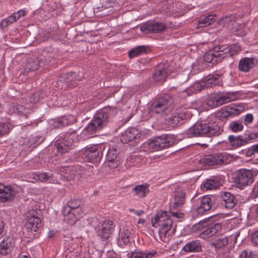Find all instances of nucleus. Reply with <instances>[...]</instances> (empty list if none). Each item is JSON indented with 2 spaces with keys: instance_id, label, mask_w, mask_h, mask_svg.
<instances>
[{
  "instance_id": "f257e3e1",
  "label": "nucleus",
  "mask_w": 258,
  "mask_h": 258,
  "mask_svg": "<svg viewBox=\"0 0 258 258\" xmlns=\"http://www.w3.org/2000/svg\"><path fill=\"white\" fill-rule=\"evenodd\" d=\"M117 111V109L112 106H107L98 111L83 130L80 137H76L74 138L76 131L72 129L69 130L65 135H59L55 142L58 151L61 154L68 152L72 148L74 142L92 137L93 135L105 127L109 123L110 117L116 114Z\"/></svg>"
},
{
  "instance_id": "f03ea898",
  "label": "nucleus",
  "mask_w": 258,
  "mask_h": 258,
  "mask_svg": "<svg viewBox=\"0 0 258 258\" xmlns=\"http://www.w3.org/2000/svg\"><path fill=\"white\" fill-rule=\"evenodd\" d=\"M231 114L229 110H222L217 116L219 118L208 117L206 120L197 122L185 132L187 138L199 137H213L220 135L223 132L222 122L220 120L226 119Z\"/></svg>"
},
{
  "instance_id": "7ed1b4c3",
  "label": "nucleus",
  "mask_w": 258,
  "mask_h": 258,
  "mask_svg": "<svg viewBox=\"0 0 258 258\" xmlns=\"http://www.w3.org/2000/svg\"><path fill=\"white\" fill-rule=\"evenodd\" d=\"M240 49L239 46L236 44L216 46L204 54L203 59L207 62L215 64L225 57L232 56Z\"/></svg>"
},
{
  "instance_id": "20e7f679",
  "label": "nucleus",
  "mask_w": 258,
  "mask_h": 258,
  "mask_svg": "<svg viewBox=\"0 0 258 258\" xmlns=\"http://www.w3.org/2000/svg\"><path fill=\"white\" fill-rule=\"evenodd\" d=\"M257 174L258 171L256 169H240L234 174L233 181L237 187L243 189L253 182Z\"/></svg>"
},
{
  "instance_id": "39448f33",
  "label": "nucleus",
  "mask_w": 258,
  "mask_h": 258,
  "mask_svg": "<svg viewBox=\"0 0 258 258\" xmlns=\"http://www.w3.org/2000/svg\"><path fill=\"white\" fill-rule=\"evenodd\" d=\"M176 143V139L172 135H165L149 141V148L153 151L165 149L172 146Z\"/></svg>"
},
{
  "instance_id": "423d86ee",
  "label": "nucleus",
  "mask_w": 258,
  "mask_h": 258,
  "mask_svg": "<svg viewBox=\"0 0 258 258\" xmlns=\"http://www.w3.org/2000/svg\"><path fill=\"white\" fill-rule=\"evenodd\" d=\"M173 103L172 98L168 94H164L153 103L151 111L156 114L167 115L171 110Z\"/></svg>"
},
{
  "instance_id": "0eeeda50",
  "label": "nucleus",
  "mask_w": 258,
  "mask_h": 258,
  "mask_svg": "<svg viewBox=\"0 0 258 258\" xmlns=\"http://www.w3.org/2000/svg\"><path fill=\"white\" fill-rule=\"evenodd\" d=\"M235 100L234 94L231 92L220 93L211 94L207 100V104L215 108Z\"/></svg>"
},
{
  "instance_id": "6e6552de",
  "label": "nucleus",
  "mask_w": 258,
  "mask_h": 258,
  "mask_svg": "<svg viewBox=\"0 0 258 258\" xmlns=\"http://www.w3.org/2000/svg\"><path fill=\"white\" fill-rule=\"evenodd\" d=\"M106 148L105 144L94 145L86 149L84 155L87 161L90 162L100 161Z\"/></svg>"
},
{
  "instance_id": "1a4fd4ad",
  "label": "nucleus",
  "mask_w": 258,
  "mask_h": 258,
  "mask_svg": "<svg viewBox=\"0 0 258 258\" xmlns=\"http://www.w3.org/2000/svg\"><path fill=\"white\" fill-rule=\"evenodd\" d=\"M258 138V133L250 132L241 136L230 135L228 140L230 145L234 148L244 146Z\"/></svg>"
},
{
  "instance_id": "9d476101",
  "label": "nucleus",
  "mask_w": 258,
  "mask_h": 258,
  "mask_svg": "<svg viewBox=\"0 0 258 258\" xmlns=\"http://www.w3.org/2000/svg\"><path fill=\"white\" fill-rule=\"evenodd\" d=\"M215 202L216 197L213 196H204L199 198L194 206L197 213L199 215H202L209 211L212 207L215 208Z\"/></svg>"
},
{
  "instance_id": "9b49d317",
  "label": "nucleus",
  "mask_w": 258,
  "mask_h": 258,
  "mask_svg": "<svg viewBox=\"0 0 258 258\" xmlns=\"http://www.w3.org/2000/svg\"><path fill=\"white\" fill-rule=\"evenodd\" d=\"M189 107L178 105L176 110L177 112L173 113L171 116L167 117L166 120L171 125H176L180 121L184 119H187L191 116V113L188 110Z\"/></svg>"
},
{
  "instance_id": "f8f14e48",
  "label": "nucleus",
  "mask_w": 258,
  "mask_h": 258,
  "mask_svg": "<svg viewBox=\"0 0 258 258\" xmlns=\"http://www.w3.org/2000/svg\"><path fill=\"white\" fill-rule=\"evenodd\" d=\"M217 202L216 206L224 207L227 209H231L237 203L235 195L230 192L222 191L216 198Z\"/></svg>"
},
{
  "instance_id": "ddd939ff",
  "label": "nucleus",
  "mask_w": 258,
  "mask_h": 258,
  "mask_svg": "<svg viewBox=\"0 0 258 258\" xmlns=\"http://www.w3.org/2000/svg\"><path fill=\"white\" fill-rule=\"evenodd\" d=\"M115 225L113 221L109 219L104 220L98 231V235L105 241H109L113 233Z\"/></svg>"
},
{
  "instance_id": "4468645a",
  "label": "nucleus",
  "mask_w": 258,
  "mask_h": 258,
  "mask_svg": "<svg viewBox=\"0 0 258 258\" xmlns=\"http://www.w3.org/2000/svg\"><path fill=\"white\" fill-rule=\"evenodd\" d=\"M170 72L168 64L160 63L155 69L153 78L155 82L162 84L166 81Z\"/></svg>"
},
{
  "instance_id": "2eb2a0df",
  "label": "nucleus",
  "mask_w": 258,
  "mask_h": 258,
  "mask_svg": "<svg viewBox=\"0 0 258 258\" xmlns=\"http://www.w3.org/2000/svg\"><path fill=\"white\" fill-rule=\"evenodd\" d=\"M228 158L226 153H217L207 156L203 159V163L209 166L226 164Z\"/></svg>"
},
{
  "instance_id": "dca6fc26",
  "label": "nucleus",
  "mask_w": 258,
  "mask_h": 258,
  "mask_svg": "<svg viewBox=\"0 0 258 258\" xmlns=\"http://www.w3.org/2000/svg\"><path fill=\"white\" fill-rule=\"evenodd\" d=\"M185 193L184 190L180 186L175 188V191L172 199L170 204L171 209H178L181 208L184 203Z\"/></svg>"
},
{
  "instance_id": "f3484780",
  "label": "nucleus",
  "mask_w": 258,
  "mask_h": 258,
  "mask_svg": "<svg viewBox=\"0 0 258 258\" xmlns=\"http://www.w3.org/2000/svg\"><path fill=\"white\" fill-rule=\"evenodd\" d=\"M50 61H47L46 58L45 60L43 59L38 58H31L28 59L24 68L26 73H29L31 71H35L39 67H47L51 64Z\"/></svg>"
},
{
  "instance_id": "a211bd4d",
  "label": "nucleus",
  "mask_w": 258,
  "mask_h": 258,
  "mask_svg": "<svg viewBox=\"0 0 258 258\" xmlns=\"http://www.w3.org/2000/svg\"><path fill=\"white\" fill-rule=\"evenodd\" d=\"M169 223V226H172V220L171 219L170 215L167 211H161L157 212L154 218L152 219V225L155 227L166 225Z\"/></svg>"
},
{
  "instance_id": "6ab92c4d",
  "label": "nucleus",
  "mask_w": 258,
  "mask_h": 258,
  "mask_svg": "<svg viewBox=\"0 0 258 258\" xmlns=\"http://www.w3.org/2000/svg\"><path fill=\"white\" fill-rule=\"evenodd\" d=\"M166 28V27L163 23L159 22H148L140 27L141 31L146 34L161 32Z\"/></svg>"
},
{
  "instance_id": "aec40b11",
  "label": "nucleus",
  "mask_w": 258,
  "mask_h": 258,
  "mask_svg": "<svg viewBox=\"0 0 258 258\" xmlns=\"http://www.w3.org/2000/svg\"><path fill=\"white\" fill-rule=\"evenodd\" d=\"M76 121V117L74 115L69 114L51 119L50 121V124L53 128H59L74 123Z\"/></svg>"
},
{
  "instance_id": "412c9836",
  "label": "nucleus",
  "mask_w": 258,
  "mask_h": 258,
  "mask_svg": "<svg viewBox=\"0 0 258 258\" xmlns=\"http://www.w3.org/2000/svg\"><path fill=\"white\" fill-rule=\"evenodd\" d=\"M16 192L13 187L0 184V203H6L12 201Z\"/></svg>"
},
{
  "instance_id": "4be33fe9",
  "label": "nucleus",
  "mask_w": 258,
  "mask_h": 258,
  "mask_svg": "<svg viewBox=\"0 0 258 258\" xmlns=\"http://www.w3.org/2000/svg\"><path fill=\"white\" fill-rule=\"evenodd\" d=\"M105 161L108 163V165L112 168H115L118 166L117 157L119 154L118 151L113 147L106 148Z\"/></svg>"
},
{
  "instance_id": "5701e85b",
  "label": "nucleus",
  "mask_w": 258,
  "mask_h": 258,
  "mask_svg": "<svg viewBox=\"0 0 258 258\" xmlns=\"http://www.w3.org/2000/svg\"><path fill=\"white\" fill-rule=\"evenodd\" d=\"M81 78V76L77 74L76 72H71L61 75L57 83H62L64 85L72 87L75 85L76 82L79 81Z\"/></svg>"
},
{
  "instance_id": "b1692460",
  "label": "nucleus",
  "mask_w": 258,
  "mask_h": 258,
  "mask_svg": "<svg viewBox=\"0 0 258 258\" xmlns=\"http://www.w3.org/2000/svg\"><path fill=\"white\" fill-rule=\"evenodd\" d=\"M140 132L135 127H129L121 135L120 141L124 144L133 141L140 137Z\"/></svg>"
},
{
  "instance_id": "393cba45",
  "label": "nucleus",
  "mask_w": 258,
  "mask_h": 258,
  "mask_svg": "<svg viewBox=\"0 0 258 258\" xmlns=\"http://www.w3.org/2000/svg\"><path fill=\"white\" fill-rule=\"evenodd\" d=\"M222 224L220 223H213L206 228L200 234V237L206 240L215 235L222 228Z\"/></svg>"
},
{
  "instance_id": "a878e982",
  "label": "nucleus",
  "mask_w": 258,
  "mask_h": 258,
  "mask_svg": "<svg viewBox=\"0 0 258 258\" xmlns=\"http://www.w3.org/2000/svg\"><path fill=\"white\" fill-rule=\"evenodd\" d=\"M133 241L132 234L129 229H124L120 232L119 238L117 239L118 246L123 247L125 245H130Z\"/></svg>"
},
{
  "instance_id": "bb28decb",
  "label": "nucleus",
  "mask_w": 258,
  "mask_h": 258,
  "mask_svg": "<svg viewBox=\"0 0 258 258\" xmlns=\"http://www.w3.org/2000/svg\"><path fill=\"white\" fill-rule=\"evenodd\" d=\"M221 76L222 74L214 73L203 78L206 87L209 88L219 86L222 82Z\"/></svg>"
},
{
  "instance_id": "cd10ccee",
  "label": "nucleus",
  "mask_w": 258,
  "mask_h": 258,
  "mask_svg": "<svg viewBox=\"0 0 258 258\" xmlns=\"http://www.w3.org/2000/svg\"><path fill=\"white\" fill-rule=\"evenodd\" d=\"M255 60L254 58L244 57L240 60L238 63V69L243 72L249 71L255 65Z\"/></svg>"
},
{
  "instance_id": "c85d7f7f",
  "label": "nucleus",
  "mask_w": 258,
  "mask_h": 258,
  "mask_svg": "<svg viewBox=\"0 0 258 258\" xmlns=\"http://www.w3.org/2000/svg\"><path fill=\"white\" fill-rule=\"evenodd\" d=\"M182 250L186 252H199L202 251L201 242L199 240L187 242L182 247Z\"/></svg>"
},
{
  "instance_id": "c756f323",
  "label": "nucleus",
  "mask_w": 258,
  "mask_h": 258,
  "mask_svg": "<svg viewBox=\"0 0 258 258\" xmlns=\"http://www.w3.org/2000/svg\"><path fill=\"white\" fill-rule=\"evenodd\" d=\"M149 184L144 183L136 185L132 189L135 196L141 199L146 197L149 192Z\"/></svg>"
},
{
  "instance_id": "7c9ffc66",
  "label": "nucleus",
  "mask_w": 258,
  "mask_h": 258,
  "mask_svg": "<svg viewBox=\"0 0 258 258\" xmlns=\"http://www.w3.org/2000/svg\"><path fill=\"white\" fill-rule=\"evenodd\" d=\"M42 219H39L38 222H36L37 220L36 219L26 220L25 226L28 231L29 232L34 233L40 231L43 226Z\"/></svg>"
},
{
  "instance_id": "2f4dec72",
  "label": "nucleus",
  "mask_w": 258,
  "mask_h": 258,
  "mask_svg": "<svg viewBox=\"0 0 258 258\" xmlns=\"http://www.w3.org/2000/svg\"><path fill=\"white\" fill-rule=\"evenodd\" d=\"M221 185L220 178L218 176H212L208 178L204 183L203 186L207 190L216 189Z\"/></svg>"
},
{
  "instance_id": "473e14b6",
  "label": "nucleus",
  "mask_w": 258,
  "mask_h": 258,
  "mask_svg": "<svg viewBox=\"0 0 258 258\" xmlns=\"http://www.w3.org/2000/svg\"><path fill=\"white\" fill-rule=\"evenodd\" d=\"M227 237L219 238L211 241L209 244L211 247H213L216 251L223 249L228 243Z\"/></svg>"
},
{
  "instance_id": "72a5a7b5",
  "label": "nucleus",
  "mask_w": 258,
  "mask_h": 258,
  "mask_svg": "<svg viewBox=\"0 0 258 258\" xmlns=\"http://www.w3.org/2000/svg\"><path fill=\"white\" fill-rule=\"evenodd\" d=\"M12 250V244L9 238H5L0 243V254L6 255Z\"/></svg>"
},
{
  "instance_id": "f704fd0d",
  "label": "nucleus",
  "mask_w": 258,
  "mask_h": 258,
  "mask_svg": "<svg viewBox=\"0 0 258 258\" xmlns=\"http://www.w3.org/2000/svg\"><path fill=\"white\" fill-rule=\"evenodd\" d=\"M156 254L155 251L135 250L128 256L130 258H152Z\"/></svg>"
},
{
  "instance_id": "c9c22d12",
  "label": "nucleus",
  "mask_w": 258,
  "mask_h": 258,
  "mask_svg": "<svg viewBox=\"0 0 258 258\" xmlns=\"http://www.w3.org/2000/svg\"><path fill=\"white\" fill-rule=\"evenodd\" d=\"M59 171L61 173V175L63 176L67 180L76 179V175L72 170V167L61 166L59 168Z\"/></svg>"
},
{
  "instance_id": "e433bc0d",
  "label": "nucleus",
  "mask_w": 258,
  "mask_h": 258,
  "mask_svg": "<svg viewBox=\"0 0 258 258\" xmlns=\"http://www.w3.org/2000/svg\"><path fill=\"white\" fill-rule=\"evenodd\" d=\"M217 16L215 15H209L203 18H200L198 21L199 27H203L209 26L216 21Z\"/></svg>"
},
{
  "instance_id": "4c0bfd02",
  "label": "nucleus",
  "mask_w": 258,
  "mask_h": 258,
  "mask_svg": "<svg viewBox=\"0 0 258 258\" xmlns=\"http://www.w3.org/2000/svg\"><path fill=\"white\" fill-rule=\"evenodd\" d=\"M33 178L40 182H51L53 180V175L48 172L34 173Z\"/></svg>"
},
{
  "instance_id": "58836bf2",
  "label": "nucleus",
  "mask_w": 258,
  "mask_h": 258,
  "mask_svg": "<svg viewBox=\"0 0 258 258\" xmlns=\"http://www.w3.org/2000/svg\"><path fill=\"white\" fill-rule=\"evenodd\" d=\"M13 125L8 119H5L0 122V137L9 133L13 128Z\"/></svg>"
},
{
  "instance_id": "ea45409f",
  "label": "nucleus",
  "mask_w": 258,
  "mask_h": 258,
  "mask_svg": "<svg viewBox=\"0 0 258 258\" xmlns=\"http://www.w3.org/2000/svg\"><path fill=\"white\" fill-rule=\"evenodd\" d=\"M243 118L240 117L239 119L231 121L229 124L228 127L230 130L234 133L240 132L243 129L242 124Z\"/></svg>"
},
{
  "instance_id": "a19ab883",
  "label": "nucleus",
  "mask_w": 258,
  "mask_h": 258,
  "mask_svg": "<svg viewBox=\"0 0 258 258\" xmlns=\"http://www.w3.org/2000/svg\"><path fill=\"white\" fill-rule=\"evenodd\" d=\"M147 47L144 45H141L136 47L128 51V56L133 58L146 53Z\"/></svg>"
},
{
  "instance_id": "79ce46f5",
  "label": "nucleus",
  "mask_w": 258,
  "mask_h": 258,
  "mask_svg": "<svg viewBox=\"0 0 258 258\" xmlns=\"http://www.w3.org/2000/svg\"><path fill=\"white\" fill-rule=\"evenodd\" d=\"M39 219H42L41 211L39 209H31L26 214V221L32 219H36L38 222Z\"/></svg>"
},
{
  "instance_id": "37998d69",
  "label": "nucleus",
  "mask_w": 258,
  "mask_h": 258,
  "mask_svg": "<svg viewBox=\"0 0 258 258\" xmlns=\"http://www.w3.org/2000/svg\"><path fill=\"white\" fill-rule=\"evenodd\" d=\"M11 110L13 113H16L20 115H25L28 112V109L22 105L12 104L11 106Z\"/></svg>"
},
{
  "instance_id": "c03bdc74",
  "label": "nucleus",
  "mask_w": 258,
  "mask_h": 258,
  "mask_svg": "<svg viewBox=\"0 0 258 258\" xmlns=\"http://www.w3.org/2000/svg\"><path fill=\"white\" fill-rule=\"evenodd\" d=\"M159 234L160 237V239L162 241H165V238L167 232L170 230L171 226H169V223L168 224L165 225L164 226H159Z\"/></svg>"
},
{
  "instance_id": "a18cd8bd",
  "label": "nucleus",
  "mask_w": 258,
  "mask_h": 258,
  "mask_svg": "<svg viewBox=\"0 0 258 258\" xmlns=\"http://www.w3.org/2000/svg\"><path fill=\"white\" fill-rule=\"evenodd\" d=\"M16 21V18L12 14L11 16L2 20L0 23V27L2 29L6 28Z\"/></svg>"
},
{
  "instance_id": "49530a36",
  "label": "nucleus",
  "mask_w": 258,
  "mask_h": 258,
  "mask_svg": "<svg viewBox=\"0 0 258 258\" xmlns=\"http://www.w3.org/2000/svg\"><path fill=\"white\" fill-rule=\"evenodd\" d=\"M44 140V138L43 136H42L40 134H36L32 136L31 139L29 141L28 144L29 145H32L35 144L39 145L42 143Z\"/></svg>"
},
{
  "instance_id": "de8ad7c7",
  "label": "nucleus",
  "mask_w": 258,
  "mask_h": 258,
  "mask_svg": "<svg viewBox=\"0 0 258 258\" xmlns=\"http://www.w3.org/2000/svg\"><path fill=\"white\" fill-rule=\"evenodd\" d=\"M81 201L78 199L70 200L68 202V205L72 208L73 211H75L79 208L81 205Z\"/></svg>"
},
{
  "instance_id": "09e8293b",
  "label": "nucleus",
  "mask_w": 258,
  "mask_h": 258,
  "mask_svg": "<svg viewBox=\"0 0 258 258\" xmlns=\"http://www.w3.org/2000/svg\"><path fill=\"white\" fill-rule=\"evenodd\" d=\"M43 96L40 92H37L32 94L30 98V101L32 104H35L37 103L40 99L43 98Z\"/></svg>"
},
{
  "instance_id": "8fccbe9b",
  "label": "nucleus",
  "mask_w": 258,
  "mask_h": 258,
  "mask_svg": "<svg viewBox=\"0 0 258 258\" xmlns=\"http://www.w3.org/2000/svg\"><path fill=\"white\" fill-rule=\"evenodd\" d=\"M254 256L252 251L246 249L240 252L239 258H254Z\"/></svg>"
},
{
  "instance_id": "3c124183",
  "label": "nucleus",
  "mask_w": 258,
  "mask_h": 258,
  "mask_svg": "<svg viewBox=\"0 0 258 258\" xmlns=\"http://www.w3.org/2000/svg\"><path fill=\"white\" fill-rule=\"evenodd\" d=\"M192 87L195 91L198 92L201 91L202 90L206 88V86L204 85L203 79L200 82H196L194 83Z\"/></svg>"
},
{
  "instance_id": "603ef678",
  "label": "nucleus",
  "mask_w": 258,
  "mask_h": 258,
  "mask_svg": "<svg viewBox=\"0 0 258 258\" xmlns=\"http://www.w3.org/2000/svg\"><path fill=\"white\" fill-rule=\"evenodd\" d=\"M73 210L71 207H70L69 205H68V204L67 203V205L64 206L63 207V210H62V214L64 216H71L72 215H75V211H73Z\"/></svg>"
},
{
  "instance_id": "864d4df0",
  "label": "nucleus",
  "mask_w": 258,
  "mask_h": 258,
  "mask_svg": "<svg viewBox=\"0 0 258 258\" xmlns=\"http://www.w3.org/2000/svg\"><path fill=\"white\" fill-rule=\"evenodd\" d=\"M170 213L173 216L177 218H180L183 217L184 214L180 210L177 209H171L170 208Z\"/></svg>"
},
{
  "instance_id": "5fc2aeb1",
  "label": "nucleus",
  "mask_w": 258,
  "mask_h": 258,
  "mask_svg": "<svg viewBox=\"0 0 258 258\" xmlns=\"http://www.w3.org/2000/svg\"><path fill=\"white\" fill-rule=\"evenodd\" d=\"M242 118L243 122L244 121L245 125H247L252 123L253 120V115L251 113L247 114L244 117Z\"/></svg>"
},
{
  "instance_id": "6e6d98bb",
  "label": "nucleus",
  "mask_w": 258,
  "mask_h": 258,
  "mask_svg": "<svg viewBox=\"0 0 258 258\" xmlns=\"http://www.w3.org/2000/svg\"><path fill=\"white\" fill-rule=\"evenodd\" d=\"M26 12L24 10H20L17 12L14 13L13 14L16 20L17 21L20 18L25 16Z\"/></svg>"
},
{
  "instance_id": "4d7b16f0",
  "label": "nucleus",
  "mask_w": 258,
  "mask_h": 258,
  "mask_svg": "<svg viewBox=\"0 0 258 258\" xmlns=\"http://www.w3.org/2000/svg\"><path fill=\"white\" fill-rule=\"evenodd\" d=\"M189 74L187 73L182 74H179L177 76V79L179 80L181 83L186 82L188 79Z\"/></svg>"
},
{
  "instance_id": "13d9d810",
  "label": "nucleus",
  "mask_w": 258,
  "mask_h": 258,
  "mask_svg": "<svg viewBox=\"0 0 258 258\" xmlns=\"http://www.w3.org/2000/svg\"><path fill=\"white\" fill-rule=\"evenodd\" d=\"M252 241L256 244H258V229L255 230L252 235Z\"/></svg>"
},
{
  "instance_id": "bf43d9fd",
  "label": "nucleus",
  "mask_w": 258,
  "mask_h": 258,
  "mask_svg": "<svg viewBox=\"0 0 258 258\" xmlns=\"http://www.w3.org/2000/svg\"><path fill=\"white\" fill-rule=\"evenodd\" d=\"M255 152L253 150H252V146L249 148L247 151L246 152V153H245V155L247 156V157H251L253 155H254L255 154Z\"/></svg>"
},
{
  "instance_id": "052dcab7",
  "label": "nucleus",
  "mask_w": 258,
  "mask_h": 258,
  "mask_svg": "<svg viewBox=\"0 0 258 258\" xmlns=\"http://www.w3.org/2000/svg\"><path fill=\"white\" fill-rule=\"evenodd\" d=\"M130 211L131 212H133V213H135V214H136L137 215H138L139 216H141L144 213V212L143 210L137 211V210H136L135 209H130Z\"/></svg>"
},
{
  "instance_id": "680f3d73",
  "label": "nucleus",
  "mask_w": 258,
  "mask_h": 258,
  "mask_svg": "<svg viewBox=\"0 0 258 258\" xmlns=\"http://www.w3.org/2000/svg\"><path fill=\"white\" fill-rule=\"evenodd\" d=\"M76 211H77V212L78 213V215L80 216H82V215L84 214V212H83V210L81 209V208H80V207H79V208L78 209L75 210V213H76Z\"/></svg>"
},
{
  "instance_id": "e2e57ef3",
  "label": "nucleus",
  "mask_w": 258,
  "mask_h": 258,
  "mask_svg": "<svg viewBox=\"0 0 258 258\" xmlns=\"http://www.w3.org/2000/svg\"><path fill=\"white\" fill-rule=\"evenodd\" d=\"M252 150H254L255 153H258V144H255L252 146Z\"/></svg>"
},
{
  "instance_id": "0e129e2a",
  "label": "nucleus",
  "mask_w": 258,
  "mask_h": 258,
  "mask_svg": "<svg viewBox=\"0 0 258 258\" xmlns=\"http://www.w3.org/2000/svg\"><path fill=\"white\" fill-rule=\"evenodd\" d=\"M54 235V232L53 231H49L48 233V237H52Z\"/></svg>"
},
{
  "instance_id": "69168bd1",
  "label": "nucleus",
  "mask_w": 258,
  "mask_h": 258,
  "mask_svg": "<svg viewBox=\"0 0 258 258\" xmlns=\"http://www.w3.org/2000/svg\"><path fill=\"white\" fill-rule=\"evenodd\" d=\"M255 216L258 219V204L256 205L255 208Z\"/></svg>"
},
{
  "instance_id": "338daca9",
  "label": "nucleus",
  "mask_w": 258,
  "mask_h": 258,
  "mask_svg": "<svg viewBox=\"0 0 258 258\" xmlns=\"http://www.w3.org/2000/svg\"><path fill=\"white\" fill-rule=\"evenodd\" d=\"M3 229H4L3 223V224H0V235L3 232Z\"/></svg>"
},
{
  "instance_id": "774afa93",
  "label": "nucleus",
  "mask_w": 258,
  "mask_h": 258,
  "mask_svg": "<svg viewBox=\"0 0 258 258\" xmlns=\"http://www.w3.org/2000/svg\"><path fill=\"white\" fill-rule=\"evenodd\" d=\"M145 222V220L142 219H139V220L138 221V223H144Z\"/></svg>"
}]
</instances>
